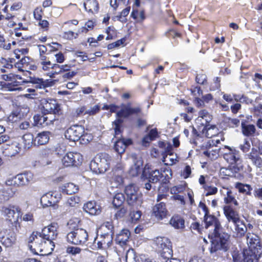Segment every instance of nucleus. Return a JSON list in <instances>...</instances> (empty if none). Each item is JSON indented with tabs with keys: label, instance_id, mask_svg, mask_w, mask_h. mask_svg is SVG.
I'll return each instance as SVG.
<instances>
[{
	"label": "nucleus",
	"instance_id": "680f3d73",
	"mask_svg": "<svg viewBox=\"0 0 262 262\" xmlns=\"http://www.w3.org/2000/svg\"><path fill=\"white\" fill-rule=\"evenodd\" d=\"M81 251V249L77 247L69 246L67 249V252L73 255L80 253Z\"/></svg>",
	"mask_w": 262,
	"mask_h": 262
},
{
	"label": "nucleus",
	"instance_id": "412c9836",
	"mask_svg": "<svg viewBox=\"0 0 262 262\" xmlns=\"http://www.w3.org/2000/svg\"><path fill=\"white\" fill-rule=\"evenodd\" d=\"M246 239L249 248L248 250H255L258 248H262L259 238L256 234L248 232L246 235Z\"/></svg>",
	"mask_w": 262,
	"mask_h": 262
},
{
	"label": "nucleus",
	"instance_id": "8fccbe9b",
	"mask_svg": "<svg viewBox=\"0 0 262 262\" xmlns=\"http://www.w3.org/2000/svg\"><path fill=\"white\" fill-rule=\"evenodd\" d=\"M100 111V106L97 104L85 110V114L89 116H94Z\"/></svg>",
	"mask_w": 262,
	"mask_h": 262
},
{
	"label": "nucleus",
	"instance_id": "5701e85b",
	"mask_svg": "<svg viewBox=\"0 0 262 262\" xmlns=\"http://www.w3.org/2000/svg\"><path fill=\"white\" fill-rule=\"evenodd\" d=\"M152 214L158 220H162L167 214L165 204L160 202L156 204L152 209Z\"/></svg>",
	"mask_w": 262,
	"mask_h": 262
},
{
	"label": "nucleus",
	"instance_id": "49530a36",
	"mask_svg": "<svg viewBox=\"0 0 262 262\" xmlns=\"http://www.w3.org/2000/svg\"><path fill=\"white\" fill-rule=\"evenodd\" d=\"M101 229L105 232V233L114 234V226L112 222L107 221L104 222L101 226Z\"/></svg>",
	"mask_w": 262,
	"mask_h": 262
},
{
	"label": "nucleus",
	"instance_id": "cd10ccee",
	"mask_svg": "<svg viewBox=\"0 0 262 262\" xmlns=\"http://www.w3.org/2000/svg\"><path fill=\"white\" fill-rule=\"evenodd\" d=\"M143 160L141 158L134 157V165L130 169L129 173L132 176H136L140 173L142 169Z\"/></svg>",
	"mask_w": 262,
	"mask_h": 262
},
{
	"label": "nucleus",
	"instance_id": "7ed1b4c3",
	"mask_svg": "<svg viewBox=\"0 0 262 262\" xmlns=\"http://www.w3.org/2000/svg\"><path fill=\"white\" fill-rule=\"evenodd\" d=\"M111 157L105 153L97 155L90 164L91 170L96 173H104L109 168Z\"/></svg>",
	"mask_w": 262,
	"mask_h": 262
},
{
	"label": "nucleus",
	"instance_id": "9d476101",
	"mask_svg": "<svg viewBox=\"0 0 262 262\" xmlns=\"http://www.w3.org/2000/svg\"><path fill=\"white\" fill-rule=\"evenodd\" d=\"M42 114H58L60 106L54 99H42L40 103Z\"/></svg>",
	"mask_w": 262,
	"mask_h": 262
},
{
	"label": "nucleus",
	"instance_id": "a19ab883",
	"mask_svg": "<svg viewBox=\"0 0 262 262\" xmlns=\"http://www.w3.org/2000/svg\"><path fill=\"white\" fill-rule=\"evenodd\" d=\"M226 195L227 196L224 198V202L226 204H229L233 203L235 206L238 205L237 201L235 199L231 191L227 190Z\"/></svg>",
	"mask_w": 262,
	"mask_h": 262
},
{
	"label": "nucleus",
	"instance_id": "4c0bfd02",
	"mask_svg": "<svg viewBox=\"0 0 262 262\" xmlns=\"http://www.w3.org/2000/svg\"><path fill=\"white\" fill-rule=\"evenodd\" d=\"M125 200L124 195L122 193H118L116 194L113 201V204L114 207L119 208L122 206Z\"/></svg>",
	"mask_w": 262,
	"mask_h": 262
},
{
	"label": "nucleus",
	"instance_id": "c85d7f7f",
	"mask_svg": "<svg viewBox=\"0 0 262 262\" xmlns=\"http://www.w3.org/2000/svg\"><path fill=\"white\" fill-rule=\"evenodd\" d=\"M130 233L128 229H122L121 232L118 234L116 237V243L123 246L126 244L128 242Z\"/></svg>",
	"mask_w": 262,
	"mask_h": 262
},
{
	"label": "nucleus",
	"instance_id": "ddd939ff",
	"mask_svg": "<svg viewBox=\"0 0 262 262\" xmlns=\"http://www.w3.org/2000/svg\"><path fill=\"white\" fill-rule=\"evenodd\" d=\"M82 162V156L78 152H69L67 153L62 159L64 166H77Z\"/></svg>",
	"mask_w": 262,
	"mask_h": 262
},
{
	"label": "nucleus",
	"instance_id": "f3484780",
	"mask_svg": "<svg viewBox=\"0 0 262 262\" xmlns=\"http://www.w3.org/2000/svg\"><path fill=\"white\" fill-rule=\"evenodd\" d=\"M21 146L16 138L10 143H7L3 147V154L8 157H13L20 151Z\"/></svg>",
	"mask_w": 262,
	"mask_h": 262
},
{
	"label": "nucleus",
	"instance_id": "58836bf2",
	"mask_svg": "<svg viewBox=\"0 0 262 262\" xmlns=\"http://www.w3.org/2000/svg\"><path fill=\"white\" fill-rule=\"evenodd\" d=\"M219 133V129L214 125H210L205 129V133L206 137L208 138H212Z\"/></svg>",
	"mask_w": 262,
	"mask_h": 262
},
{
	"label": "nucleus",
	"instance_id": "9b49d317",
	"mask_svg": "<svg viewBox=\"0 0 262 262\" xmlns=\"http://www.w3.org/2000/svg\"><path fill=\"white\" fill-rule=\"evenodd\" d=\"M212 116L206 110H201L199 112V116L195 119V123L198 125V129L205 133V129L210 124L209 123L212 120Z\"/></svg>",
	"mask_w": 262,
	"mask_h": 262
},
{
	"label": "nucleus",
	"instance_id": "de8ad7c7",
	"mask_svg": "<svg viewBox=\"0 0 262 262\" xmlns=\"http://www.w3.org/2000/svg\"><path fill=\"white\" fill-rule=\"evenodd\" d=\"M122 123V121L120 119H117L114 122V130H115V136L116 138H119V136L121 134V125Z\"/></svg>",
	"mask_w": 262,
	"mask_h": 262
},
{
	"label": "nucleus",
	"instance_id": "2eb2a0df",
	"mask_svg": "<svg viewBox=\"0 0 262 262\" xmlns=\"http://www.w3.org/2000/svg\"><path fill=\"white\" fill-rule=\"evenodd\" d=\"M142 108L140 106L132 107L130 105L124 106L117 113L118 117L125 118H128L131 115L139 117L142 116Z\"/></svg>",
	"mask_w": 262,
	"mask_h": 262
},
{
	"label": "nucleus",
	"instance_id": "393cba45",
	"mask_svg": "<svg viewBox=\"0 0 262 262\" xmlns=\"http://www.w3.org/2000/svg\"><path fill=\"white\" fill-rule=\"evenodd\" d=\"M83 209L84 211L92 215H98L101 212L100 206L97 205L95 202L92 201L85 204Z\"/></svg>",
	"mask_w": 262,
	"mask_h": 262
},
{
	"label": "nucleus",
	"instance_id": "b1692460",
	"mask_svg": "<svg viewBox=\"0 0 262 262\" xmlns=\"http://www.w3.org/2000/svg\"><path fill=\"white\" fill-rule=\"evenodd\" d=\"M132 144L130 139H120L115 142L114 149L119 154L121 155L124 152L126 147Z\"/></svg>",
	"mask_w": 262,
	"mask_h": 262
},
{
	"label": "nucleus",
	"instance_id": "4be33fe9",
	"mask_svg": "<svg viewBox=\"0 0 262 262\" xmlns=\"http://www.w3.org/2000/svg\"><path fill=\"white\" fill-rule=\"evenodd\" d=\"M15 193V190L6 184L0 189V204H3L12 198Z\"/></svg>",
	"mask_w": 262,
	"mask_h": 262
},
{
	"label": "nucleus",
	"instance_id": "dca6fc26",
	"mask_svg": "<svg viewBox=\"0 0 262 262\" xmlns=\"http://www.w3.org/2000/svg\"><path fill=\"white\" fill-rule=\"evenodd\" d=\"M61 194L56 192H50L40 199V203L43 207L54 206L60 199Z\"/></svg>",
	"mask_w": 262,
	"mask_h": 262
},
{
	"label": "nucleus",
	"instance_id": "79ce46f5",
	"mask_svg": "<svg viewBox=\"0 0 262 262\" xmlns=\"http://www.w3.org/2000/svg\"><path fill=\"white\" fill-rule=\"evenodd\" d=\"M158 136V131L156 128L151 129L148 135L143 139V143H149L155 140Z\"/></svg>",
	"mask_w": 262,
	"mask_h": 262
},
{
	"label": "nucleus",
	"instance_id": "052dcab7",
	"mask_svg": "<svg viewBox=\"0 0 262 262\" xmlns=\"http://www.w3.org/2000/svg\"><path fill=\"white\" fill-rule=\"evenodd\" d=\"M38 64L40 68L45 71H49L50 69H52L53 66V63L49 60H48V61H39Z\"/></svg>",
	"mask_w": 262,
	"mask_h": 262
},
{
	"label": "nucleus",
	"instance_id": "f03ea898",
	"mask_svg": "<svg viewBox=\"0 0 262 262\" xmlns=\"http://www.w3.org/2000/svg\"><path fill=\"white\" fill-rule=\"evenodd\" d=\"M205 227L208 229L212 226L214 239L212 241L210 248V253H216V254H221V252H226L230 247V235L222 231V226L219 220L214 215H209L204 217Z\"/></svg>",
	"mask_w": 262,
	"mask_h": 262
},
{
	"label": "nucleus",
	"instance_id": "338daca9",
	"mask_svg": "<svg viewBox=\"0 0 262 262\" xmlns=\"http://www.w3.org/2000/svg\"><path fill=\"white\" fill-rule=\"evenodd\" d=\"M191 173V169L190 166L186 165L182 172V176L184 179L190 177Z\"/></svg>",
	"mask_w": 262,
	"mask_h": 262
},
{
	"label": "nucleus",
	"instance_id": "864d4df0",
	"mask_svg": "<svg viewBox=\"0 0 262 262\" xmlns=\"http://www.w3.org/2000/svg\"><path fill=\"white\" fill-rule=\"evenodd\" d=\"M221 173L226 176H228L230 177H235L236 176L234 174V172H232L231 166L228 167H222L220 169Z\"/></svg>",
	"mask_w": 262,
	"mask_h": 262
},
{
	"label": "nucleus",
	"instance_id": "c756f323",
	"mask_svg": "<svg viewBox=\"0 0 262 262\" xmlns=\"http://www.w3.org/2000/svg\"><path fill=\"white\" fill-rule=\"evenodd\" d=\"M16 140L18 142L23 141L24 147L25 149L30 148L33 145H34V142H35V138L31 134H25L23 137H18L16 138Z\"/></svg>",
	"mask_w": 262,
	"mask_h": 262
},
{
	"label": "nucleus",
	"instance_id": "6e6d98bb",
	"mask_svg": "<svg viewBox=\"0 0 262 262\" xmlns=\"http://www.w3.org/2000/svg\"><path fill=\"white\" fill-rule=\"evenodd\" d=\"M28 82H31L35 84H38L40 86V88L45 87L46 84V82L43 80L42 78H36V77H30V80L28 81Z\"/></svg>",
	"mask_w": 262,
	"mask_h": 262
},
{
	"label": "nucleus",
	"instance_id": "f257e3e1",
	"mask_svg": "<svg viewBox=\"0 0 262 262\" xmlns=\"http://www.w3.org/2000/svg\"><path fill=\"white\" fill-rule=\"evenodd\" d=\"M57 229V224L52 223L43 227L41 232H36L35 234L33 232L30 238L32 243L29 246L31 250L37 254L39 252L40 255H47L52 253L55 247L53 241L58 235Z\"/></svg>",
	"mask_w": 262,
	"mask_h": 262
},
{
	"label": "nucleus",
	"instance_id": "aec40b11",
	"mask_svg": "<svg viewBox=\"0 0 262 262\" xmlns=\"http://www.w3.org/2000/svg\"><path fill=\"white\" fill-rule=\"evenodd\" d=\"M227 148L228 152H224V159L231 165L241 162L238 151L230 147Z\"/></svg>",
	"mask_w": 262,
	"mask_h": 262
},
{
	"label": "nucleus",
	"instance_id": "c9c22d12",
	"mask_svg": "<svg viewBox=\"0 0 262 262\" xmlns=\"http://www.w3.org/2000/svg\"><path fill=\"white\" fill-rule=\"evenodd\" d=\"M243 134L245 136H252L255 132V127L253 124H246L244 122L241 124Z\"/></svg>",
	"mask_w": 262,
	"mask_h": 262
},
{
	"label": "nucleus",
	"instance_id": "f8f14e48",
	"mask_svg": "<svg viewBox=\"0 0 262 262\" xmlns=\"http://www.w3.org/2000/svg\"><path fill=\"white\" fill-rule=\"evenodd\" d=\"M16 240V234L12 230L5 229L0 231V242L6 247H12Z\"/></svg>",
	"mask_w": 262,
	"mask_h": 262
},
{
	"label": "nucleus",
	"instance_id": "3c124183",
	"mask_svg": "<svg viewBox=\"0 0 262 262\" xmlns=\"http://www.w3.org/2000/svg\"><path fill=\"white\" fill-rule=\"evenodd\" d=\"M24 83H28V80L18 81L16 79H13V81H11V83H8V84L12 86V87H11V90L13 91L19 90V88H17V86L21 85Z\"/></svg>",
	"mask_w": 262,
	"mask_h": 262
},
{
	"label": "nucleus",
	"instance_id": "0e129e2a",
	"mask_svg": "<svg viewBox=\"0 0 262 262\" xmlns=\"http://www.w3.org/2000/svg\"><path fill=\"white\" fill-rule=\"evenodd\" d=\"M80 201V199L77 196H73L70 197L67 201V204L70 206H75L76 204H78Z\"/></svg>",
	"mask_w": 262,
	"mask_h": 262
},
{
	"label": "nucleus",
	"instance_id": "e2e57ef3",
	"mask_svg": "<svg viewBox=\"0 0 262 262\" xmlns=\"http://www.w3.org/2000/svg\"><path fill=\"white\" fill-rule=\"evenodd\" d=\"M127 212V209L124 207H121L115 214V217L118 220L123 217Z\"/></svg>",
	"mask_w": 262,
	"mask_h": 262
},
{
	"label": "nucleus",
	"instance_id": "09e8293b",
	"mask_svg": "<svg viewBox=\"0 0 262 262\" xmlns=\"http://www.w3.org/2000/svg\"><path fill=\"white\" fill-rule=\"evenodd\" d=\"M16 138L11 136L10 134H3L0 136V144L12 142Z\"/></svg>",
	"mask_w": 262,
	"mask_h": 262
},
{
	"label": "nucleus",
	"instance_id": "ea45409f",
	"mask_svg": "<svg viewBox=\"0 0 262 262\" xmlns=\"http://www.w3.org/2000/svg\"><path fill=\"white\" fill-rule=\"evenodd\" d=\"M246 158L250 160L252 163L257 167H261L262 166V159L258 155H252L248 154L246 155Z\"/></svg>",
	"mask_w": 262,
	"mask_h": 262
},
{
	"label": "nucleus",
	"instance_id": "c03bdc74",
	"mask_svg": "<svg viewBox=\"0 0 262 262\" xmlns=\"http://www.w3.org/2000/svg\"><path fill=\"white\" fill-rule=\"evenodd\" d=\"M51 69L52 71L48 74V76L51 78H54L55 75L62 73L60 65L58 64L53 63Z\"/></svg>",
	"mask_w": 262,
	"mask_h": 262
},
{
	"label": "nucleus",
	"instance_id": "39448f33",
	"mask_svg": "<svg viewBox=\"0 0 262 262\" xmlns=\"http://www.w3.org/2000/svg\"><path fill=\"white\" fill-rule=\"evenodd\" d=\"M88 232L82 228L74 229L67 235L68 242L76 245L85 244L88 241Z\"/></svg>",
	"mask_w": 262,
	"mask_h": 262
},
{
	"label": "nucleus",
	"instance_id": "a18cd8bd",
	"mask_svg": "<svg viewBox=\"0 0 262 262\" xmlns=\"http://www.w3.org/2000/svg\"><path fill=\"white\" fill-rule=\"evenodd\" d=\"M113 235L110 233H104L103 235H101V238H102L101 240L105 246L108 247L112 244Z\"/></svg>",
	"mask_w": 262,
	"mask_h": 262
},
{
	"label": "nucleus",
	"instance_id": "473e14b6",
	"mask_svg": "<svg viewBox=\"0 0 262 262\" xmlns=\"http://www.w3.org/2000/svg\"><path fill=\"white\" fill-rule=\"evenodd\" d=\"M61 189L62 193L71 195L78 191V187L73 183H68L63 185Z\"/></svg>",
	"mask_w": 262,
	"mask_h": 262
},
{
	"label": "nucleus",
	"instance_id": "6e6552de",
	"mask_svg": "<svg viewBox=\"0 0 262 262\" xmlns=\"http://www.w3.org/2000/svg\"><path fill=\"white\" fill-rule=\"evenodd\" d=\"M33 174L30 171L25 172L16 175L13 179L8 180L6 181V184L8 186L16 185L23 186L28 185L33 181Z\"/></svg>",
	"mask_w": 262,
	"mask_h": 262
},
{
	"label": "nucleus",
	"instance_id": "2f4dec72",
	"mask_svg": "<svg viewBox=\"0 0 262 262\" xmlns=\"http://www.w3.org/2000/svg\"><path fill=\"white\" fill-rule=\"evenodd\" d=\"M170 224L176 229H183L185 227V221L179 215H174L170 220Z\"/></svg>",
	"mask_w": 262,
	"mask_h": 262
},
{
	"label": "nucleus",
	"instance_id": "bf43d9fd",
	"mask_svg": "<svg viewBox=\"0 0 262 262\" xmlns=\"http://www.w3.org/2000/svg\"><path fill=\"white\" fill-rule=\"evenodd\" d=\"M141 212L140 211H130L129 213L130 219L132 222H137L141 217Z\"/></svg>",
	"mask_w": 262,
	"mask_h": 262
},
{
	"label": "nucleus",
	"instance_id": "4468645a",
	"mask_svg": "<svg viewBox=\"0 0 262 262\" xmlns=\"http://www.w3.org/2000/svg\"><path fill=\"white\" fill-rule=\"evenodd\" d=\"M84 128L81 125H74L69 127L65 132V137L73 142L78 141L83 135Z\"/></svg>",
	"mask_w": 262,
	"mask_h": 262
},
{
	"label": "nucleus",
	"instance_id": "7c9ffc66",
	"mask_svg": "<svg viewBox=\"0 0 262 262\" xmlns=\"http://www.w3.org/2000/svg\"><path fill=\"white\" fill-rule=\"evenodd\" d=\"M85 10L89 13L94 14L99 10V4L97 0H87L83 4Z\"/></svg>",
	"mask_w": 262,
	"mask_h": 262
},
{
	"label": "nucleus",
	"instance_id": "69168bd1",
	"mask_svg": "<svg viewBox=\"0 0 262 262\" xmlns=\"http://www.w3.org/2000/svg\"><path fill=\"white\" fill-rule=\"evenodd\" d=\"M250 147V142L248 140L245 139L244 144L240 145L239 148L244 152H247L249 150Z\"/></svg>",
	"mask_w": 262,
	"mask_h": 262
},
{
	"label": "nucleus",
	"instance_id": "13d9d810",
	"mask_svg": "<svg viewBox=\"0 0 262 262\" xmlns=\"http://www.w3.org/2000/svg\"><path fill=\"white\" fill-rule=\"evenodd\" d=\"M130 7H128L125 9H124L121 12V14L119 16H118V20L122 23H125L126 21V18L125 17L128 15L129 11H130Z\"/></svg>",
	"mask_w": 262,
	"mask_h": 262
},
{
	"label": "nucleus",
	"instance_id": "6ab92c4d",
	"mask_svg": "<svg viewBox=\"0 0 262 262\" xmlns=\"http://www.w3.org/2000/svg\"><path fill=\"white\" fill-rule=\"evenodd\" d=\"M147 165H145L142 170V175L148 180L149 182L155 183L158 182L163 176L162 173L159 170L149 171Z\"/></svg>",
	"mask_w": 262,
	"mask_h": 262
},
{
	"label": "nucleus",
	"instance_id": "37998d69",
	"mask_svg": "<svg viewBox=\"0 0 262 262\" xmlns=\"http://www.w3.org/2000/svg\"><path fill=\"white\" fill-rule=\"evenodd\" d=\"M221 150V148L212 149L211 150L208 149L203 152L204 155L211 160L216 159L219 156V151Z\"/></svg>",
	"mask_w": 262,
	"mask_h": 262
},
{
	"label": "nucleus",
	"instance_id": "a211bd4d",
	"mask_svg": "<svg viewBox=\"0 0 262 262\" xmlns=\"http://www.w3.org/2000/svg\"><path fill=\"white\" fill-rule=\"evenodd\" d=\"M262 255V248L255 250H245L244 251V262H258L259 258Z\"/></svg>",
	"mask_w": 262,
	"mask_h": 262
},
{
	"label": "nucleus",
	"instance_id": "603ef678",
	"mask_svg": "<svg viewBox=\"0 0 262 262\" xmlns=\"http://www.w3.org/2000/svg\"><path fill=\"white\" fill-rule=\"evenodd\" d=\"M203 188L206 191V196L215 194L217 192V188L214 186L204 185Z\"/></svg>",
	"mask_w": 262,
	"mask_h": 262
},
{
	"label": "nucleus",
	"instance_id": "bb28decb",
	"mask_svg": "<svg viewBox=\"0 0 262 262\" xmlns=\"http://www.w3.org/2000/svg\"><path fill=\"white\" fill-rule=\"evenodd\" d=\"M224 212L229 222H232L234 224L239 220L238 214L229 205L224 206Z\"/></svg>",
	"mask_w": 262,
	"mask_h": 262
},
{
	"label": "nucleus",
	"instance_id": "0eeeda50",
	"mask_svg": "<svg viewBox=\"0 0 262 262\" xmlns=\"http://www.w3.org/2000/svg\"><path fill=\"white\" fill-rule=\"evenodd\" d=\"M1 212L7 220L15 225L18 223V218L21 216L20 209L15 206H3Z\"/></svg>",
	"mask_w": 262,
	"mask_h": 262
},
{
	"label": "nucleus",
	"instance_id": "1a4fd4ad",
	"mask_svg": "<svg viewBox=\"0 0 262 262\" xmlns=\"http://www.w3.org/2000/svg\"><path fill=\"white\" fill-rule=\"evenodd\" d=\"M58 114L48 113L42 115H34L33 119L34 123L37 126L43 127L53 125L56 120H58Z\"/></svg>",
	"mask_w": 262,
	"mask_h": 262
},
{
	"label": "nucleus",
	"instance_id": "5fc2aeb1",
	"mask_svg": "<svg viewBox=\"0 0 262 262\" xmlns=\"http://www.w3.org/2000/svg\"><path fill=\"white\" fill-rule=\"evenodd\" d=\"M14 61V59L13 58H10L9 60H7L3 57H1L0 59V63L4 64V68L8 69L12 68V63H13Z\"/></svg>",
	"mask_w": 262,
	"mask_h": 262
},
{
	"label": "nucleus",
	"instance_id": "a878e982",
	"mask_svg": "<svg viewBox=\"0 0 262 262\" xmlns=\"http://www.w3.org/2000/svg\"><path fill=\"white\" fill-rule=\"evenodd\" d=\"M50 137V132L43 131L39 133L35 137L34 146L42 145L48 143Z\"/></svg>",
	"mask_w": 262,
	"mask_h": 262
},
{
	"label": "nucleus",
	"instance_id": "f704fd0d",
	"mask_svg": "<svg viewBox=\"0 0 262 262\" xmlns=\"http://www.w3.org/2000/svg\"><path fill=\"white\" fill-rule=\"evenodd\" d=\"M235 187L240 193L249 195L251 194V191L252 190V188L249 184L237 182L235 184Z\"/></svg>",
	"mask_w": 262,
	"mask_h": 262
},
{
	"label": "nucleus",
	"instance_id": "e433bc0d",
	"mask_svg": "<svg viewBox=\"0 0 262 262\" xmlns=\"http://www.w3.org/2000/svg\"><path fill=\"white\" fill-rule=\"evenodd\" d=\"M236 231V235L238 237H242L247 231V226L239 220L237 223H234Z\"/></svg>",
	"mask_w": 262,
	"mask_h": 262
},
{
	"label": "nucleus",
	"instance_id": "20e7f679",
	"mask_svg": "<svg viewBox=\"0 0 262 262\" xmlns=\"http://www.w3.org/2000/svg\"><path fill=\"white\" fill-rule=\"evenodd\" d=\"M126 202L129 206L138 207L142 203V194L138 188L134 184L126 186L124 190Z\"/></svg>",
	"mask_w": 262,
	"mask_h": 262
},
{
	"label": "nucleus",
	"instance_id": "774afa93",
	"mask_svg": "<svg viewBox=\"0 0 262 262\" xmlns=\"http://www.w3.org/2000/svg\"><path fill=\"white\" fill-rule=\"evenodd\" d=\"M195 80L198 83L204 84L206 81V76L205 74H198Z\"/></svg>",
	"mask_w": 262,
	"mask_h": 262
},
{
	"label": "nucleus",
	"instance_id": "72a5a7b5",
	"mask_svg": "<svg viewBox=\"0 0 262 262\" xmlns=\"http://www.w3.org/2000/svg\"><path fill=\"white\" fill-rule=\"evenodd\" d=\"M162 161L166 165H172L178 161L177 160L178 156L176 154H162Z\"/></svg>",
	"mask_w": 262,
	"mask_h": 262
},
{
	"label": "nucleus",
	"instance_id": "423d86ee",
	"mask_svg": "<svg viewBox=\"0 0 262 262\" xmlns=\"http://www.w3.org/2000/svg\"><path fill=\"white\" fill-rule=\"evenodd\" d=\"M154 245L156 246V249L161 253L162 258H169L172 256L171 242L168 238L157 237L154 241Z\"/></svg>",
	"mask_w": 262,
	"mask_h": 262
},
{
	"label": "nucleus",
	"instance_id": "4d7b16f0",
	"mask_svg": "<svg viewBox=\"0 0 262 262\" xmlns=\"http://www.w3.org/2000/svg\"><path fill=\"white\" fill-rule=\"evenodd\" d=\"M185 189V187L183 185H178L170 188V193L172 194H176L183 192Z\"/></svg>",
	"mask_w": 262,
	"mask_h": 262
}]
</instances>
